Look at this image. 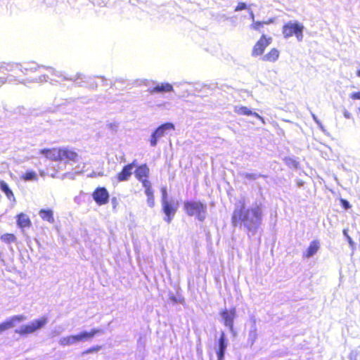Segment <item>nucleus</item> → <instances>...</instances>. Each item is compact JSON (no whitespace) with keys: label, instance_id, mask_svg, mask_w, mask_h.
Returning a JSON list of instances; mask_svg holds the SVG:
<instances>
[{"label":"nucleus","instance_id":"f257e3e1","mask_svg":"<svg viewBox=\"0 0 360 360\" xmlns=\"http://www.w3.org/2000/svg\"><path fill=\"white\" fill-rule=\"evenodd\" d=\"M262 211L260 206L257 205L246 209L245 202H241L240 207L235 208L231 216L233 226L243 224L248 230L256 231L261 224Z\"/></svg>","mask_w":360,"mask_h":360},{"label":"nucleus","instance_id":"f03ea898","mask_svg":"<svg viewBox=\"0 0 360 360\" xmlns=\"http://www.w3.org/2000/svg\"><path fill=\"white\" fill-rule=\"evenodd\" d=\"M22 70L25 82H42L47 81L48 77L42 73L44 70H49V68L39 66L36 63L32 61L25 63V65L22 66Z\"/></svg>","mask_w":360,"mask_h":360},{"label":"nucleus","instance_id":"7ed1b4c3","mask_svg":"<svg viewBox=\"0 0 360 360\" xmlns=\"http://www.w3.org/2000/svg\"><path fill=\"white\" fill-rule=\"evenodd\" d=\"M0 73L6 75L9 82L25 83L22 65L16 63H2L0 65Z\"/></svg>","mask_w":360,"mask_h":360},{"label":"nucleus","instance_id":"20e7f679","mask_svg":"<svg viewBox=\"0 0 360 360\" xmlns=\"http://www.w3.org/2000/svg\"><path fill=\"white\" fill-rule=\"evenodd\" d=\"M184 210L189 217L203 222L207 216V206L200 200H186L184 202Z\"/></svg>","mask_w":360,"mask_h":360},{"label":"nucleus","instance_id":"39448f33","mask_svg":"<svg viewBox=\"0 0 360 360\" xmlns=\"http://www.w3.org/2000/svg\"><path fill=\"white\" fill-rule=\"evenodd\" d=\"M303 30L304 26L302 25L298 22H288L283 26L282 32L285 38L295 35L298 40H302Z\"/></svg>","mask_w":360,"mask_h":360},{"label":"nucleus","instance_id":"423d86ee","mask_svg":"<svg viewBox=\"0 0 360 360\" xmlns=\"http://www.w3.org/2000/svg\"><path fill=\"white\" fill-rule=\"evenodd\" d=\"M47 318L43 316L32 321L29 324L21 326L18 330H15V332L20 335L30 334L44 327L47 323Z\"/></svg>","mask_w":360,"mask_h":360},{"label":"nucleus","instance_id":"0eeeda50","mask_svg":"<svg viewBox=\"0 0 360 360\" xmlns=\"http://www.w3.org/2000/svg\"><path fill=\"white\" fill-rule=\"evenodd\" d=\"M272 41L271 37L262 34L252 49V56L257 57L262 56L265 49L271 44Z\"/></svg>","mask_w":360,"mask_h":360},{"label":"nucleus","instance_id":"6e6552de","mask_svg":"<svg viewBox=\"0 0 360 360\" xmlns=\"http://www.w3.org/2000/svg\"><path fill=\"white\" fill-rule=\"evenodd\" d=\"M79 160L78 153L70 148H59V162H63L65 164L77 162Z\"/></svg>","mask_w":360,"mask_h":360},{"label":"nucleus","instance_id":"1a4fd4ad","mask_svg":"<svg viewBox=\"0 0 360 360\" xmlns=\"http://www.w3.org/2000/svg\"><path fill=\"white\" fill-rule=\"evenodd\" d=\"M174 130V125L170 122H166L159 126L151 135L150 143L152 146H155L159 139L165 136L167 131Z\"/></svg>","mask_w":360,"mask_h":360},{"label":"nucleus","instance_id":"9d476101","mask_svg":"<svg viewBox=\"0 0 360 360\" xmlns=\"http://www.w3.org/2000/svg\"><path fill=\"white\" fill-rule=\"evenodd\" d=\"M92 197L96 203L101 206L109 202L110 195L105 187H97L92 193Z\"/></svg>","mask_w":360,"mask_h":360},{"label":"nucleus","instance_id":"9b49d317","mask_svg":"<svg viewBox=\"0 0 360 360\" xmlns=\"http://www.w3.org/2000/svg\"><path fill=\"white\" fill-rule=\"evenodd\" d=\"M219 314L221 316L224 326L228 327L230 330H233L234 319L236 315V307H231L229 309H224L219 312Z\"/></svg>","mask_w":360,"mask_h":360},{"label":"nucleus","instance_id":"f8f14e48","mask_svg":"<svg viewBox=\"0 0 360 360\" xmlns=\"http://www.w3.org/2000/svg\"><path fill=\"white\" fill-rule=\"evenodd\" d=\"M135 166L136 160L124 165L122 170L115 175L116 181L117 182L128 181L133 173L132 170Z\"/></svg>","mask_w":360,"mask_h":360},{"label":"nucleus","instance_id":"ddd939ff","mask_svg":"<svg viewBox=\"0 0 360 360\" xmlns=\"http://www.w3.org/2000/svg\"><path fill=\"white\" fill-rule=\"evenodd\" d=\"M162 211L166 215L165 220L169 224L176 212L177 206L166 199L162 200Z\"/></svg>","mask_w":360,"mask_h":360},{"label":"nucleus","instance_id":"4468645a","mask_svg":"<svg viewBox=\"0 0 360 360\" xmlns=\"http://www.w3.org/2000/svg\"><path fill=\"white\" fill-rule=\"evenodd\" d=\"M150 169L146 164L141 165L136 167L134 174L136 179L142 183L143 186H144V182H150L148 180Z\"/></svg>","mask_w":360,"mask_h":360},{"label":"nucleus","instance_id":"2eb2a0df","mask_svg":"<svg viewBox=\"0 0 360 360\" xmlns=\"http://www.w3.org/2000/svg\"><path fill=\"white\" fill-rule=\"evenodd\" d=\"M25 319V317L23 315H16L11 317L9 319L0 323V333L13 328L15 323L22 321Z\"/></svg>","mask_w":360,"mask_h":360},{"label":"nucleus","instance_id":"dca6fc26","mask_svg":"<svg viewBox=\"0 0 360 360\" xmlns=\"http://www.w3.org/2000/svg\"><path fill=\"white\" fill-rule=\"evenodd\" d=\"M39 153L51 161L59 162V148H43L39 150Z\"/></svg>","mask_w":360,"mask_h":360},{"label":"nucleus","instance_id":"f3484780","mask_svg":"<svg viewBox=\"0 0 360 360\" xmlns=\"http://www.w3.org/2000/svg\"><path fill=\"white\" fill-rule=\"evenodd\" d=\"M103 330L99 328H92L90 331H82L76 334L78 342L93 338L96 335L101 333Z\"/></svg>","mask_w":360,"mask_h":360},{"label":"nucleus","instance_id":"a211bd4d","mask_svg":"<svg viewBox=\"0 0 360 360\" xmlns=\"http://www.w3.org/2000/svg\"><path fill=\"white\" fill-rule=\"evenodd\" d=\"M148 92L151 94L155 93H167L173 91V86L169 83L158 84L155 86L148 89Z\"/></svg>","mask_w":360,"mask_h":360},{"label":"nucleus","instance_id":"6ab92c4d","mask_svg":"<svg viewBox=\"0 0 360 360\" xmlns=\"http://www.w3.org/2000/svg\"><path fill=\"white\" fill-rule=\"evenodd\" d=\"M17 225L22 229L30 228L32 222L30 217L25 213H20L16 216Z\"/></svg>","mask_w":360,"mask_h":360},{"label":"nucleus","instance_id":"aec40b11","mask_svg":"<svg viewBox=\"0 0 360 360\" xmlns=\"http://www.w3.org/2000/svg\"><path fill=\"white\" fill-rule=\"evenodd\" d=\"M280 56V51L276 48H271L266 54L262 57V60L264 62L274 63Z\"/></svg>","mask_w":360,"mask_h":360},{"label":"nucleus","instance_id":"412c9836","mask_svg":"<svg viewBox=\"0 0 360 360\" xmlns=\"http://www.w3.org/2000/svg\"><path fill=\"white\" fill-rule=\"evenodd\" d=\"M320 248L319 241L317 240H312L306 251L303 254V257L305 258H309L315 255Z\"/></svg>","mask_w":360,"mask_h":360},{"label":"nucleus","instance_id":"4be33fe9","mask_svg":"<svg viewBox=\"0 0 360 360\" xmlns=\"http://www.w3.org/2000/svg\"><path fill=\"white\" fill-rule=\"evenodd\" d=\"M227 344L226 342L225 334L221 333L219 339V348L217 351L218 360H223Z\"/></svg>","mask_w":360,"mask_h":360},{"label":"nucleus","instance_id":"5701e85b","mask_svg":"<svg viewBox=\"0 0 360 360\" xmlns=\"http://www.w3.org/2000/svg\"><path fill=\"white\" fill-rule=\"evenodd\" d=\"M39 214L42 220L50 224H53L55 221L53 212L51 209H41L39 211Z\"/></svg>","mask_w":360,"mask_h":360},{"label":"nucleus","instance_id":"b1692460","mask_svg":"<svg viewBox=\"0 0 360 360\" xmlns=\"http://www.w3.org/2000/svg\"><path fill=\"white\" fill-rule=\"evenodd\" d=\"M145 188V193L147 196V202L150 207H153L155 201H154V195L153 191L151 187L150 182H144V186Z\"/></svg>","mask_w":360,"mask_h":360},{"label":"nucleus","instance_id":"393cba45","mask_svg":"<svg viewBox=\"0 0 360 360\" xmlns=\"http://www.w3.org/2000/svg\"><path fill=\"white\" fill-rule=\"evenodd\" d=\"M274 22V18H270L268 20L265 21H253L250 25V28L255 31L261 32L265 25H269L273 23Z\"/></svg>","mask_w":360,"mask_h":360},{"label":"nucleus","instance_id":"a878e982","mask_svg":"<svg viewBox=\"0 0 360 360\" xmlns=\"http://www.w3.org/2000/svg\"><path fill=\"white\" fill-rule=\"evenodd\" d=\"M0 188L5 193L6 196L10 201L13 202H15V198L13 191L5 181H0Z\"/></svg>","mask_w":360,"mask_h":360},{"label":"nucleus","instance_id":"bb28decb","mask_svg":"<svg viewBox=\"0 0 360 360\" xmlns=\"http://www.w3.org/2000/svg\"><path fill=\"white\" fill-rule=\"evenodd\" d=\"M76 342H78L76 335L65 336L59 340V344L63 347L69 346Z\"/></svg>","mask_w":360,"mask_h":360},{"label":"nucleus","instance_id":"cd10ccee","mask_svg":"<svg viewBox=\"0 0 360 360\" xmlns=\"http://www.w3.org/2000/svg\"><path fill=\"white\" fill-rule=\"evenodd\" d=\"M0 239L3 243L6 244H10L15 243L17 240V238L13 233H6L2 234L0 237Z\"/></svg>","mask_w":360,"mask_h":360},{"label":"nucleus","instance_id":"c85d7f7f","mask_svg":"<svg viewBox=\"0 0 360 360\" xmlns=\"http://www.w3.org/2000/svg\"><path fill=\"white\" fill-rule=\"evenodd\" d=\"M20 179L24 181H37V174L34 171H26L21 176Z\"/></svg>","mask_w":360,"mask_h":360},{"label":"nucleus","instance_id":"c756f323","mask_svg":"<svg viewBox=\"0 0 360 360\" xmlns=\"http://www.w3.org/2000/svg\"><path fill=\"white\" fill-rule=\"evenodd\" d=\"M235 112L240 115L250 116L252 114V112L245 106H240L236 108Z\"/></svg>","mask_w":360,"mask_h":360},{"label":"nucleus","instance_id":"7c9ffc66","mask_svg":"<svg viewBox=\"0 0 360 360\" xmlns=\"http://www.w3.org/2000/svg\"><path fill=\"white\" fill-rule=\"evenodd\" d=\"M102 348L101 345H95L82 352V355L98 352Z\"/></svg>","mask_w":360,"mask_h":360},{"label":"nucleus","instance_id":"2f4dec72","mask_svg":"<svg viewBox=\"0 0 360 360\" xmlns=\"http://www.w3.org/2000/svg\"><path fill=\"white\" fill-rule=\"evenodd\" d=\"M340 202L344 210H349L352 207L346 199L340 198Z\"/></svg>","mask_w":360,"mask_h":360},{"label":"nucleus","instance_id":"473e14b6","mask_svg":"<svg viewBox=\"0 0 360 360\" xmlns=\"http://www.w3.org/2000/svg\"><path fill=\"white\" fill-rule=\"evenodd\" d=\"M247 8V5L244 2H239L235 8V11H240L243 10H245Z\"/></svg>","mask_w":360,"mask_h":360},{"label":"nucleus","instance_id":"72a5a7b5","mask_svg":"<svg viewBox=\"0 0 360 360\" xmlns=\"http://www.w3.org/2000/svg\"><path fill=\"white\" fill-rule=\"evenodd\" d=\"M7 82H9L7 75L0 73V87Z\"/></svg>","mask_w":360,"mask_h":360},{"label":"nucleus","instance_id":"f704fd0d","mask_svg":"<svg viewBox=\"0 0 360 360\" xmlns=\"http://www.w3.org/2000/svg\"><path fill=\"white\" fill-rule=\"evenodd\" d=\"M349 97L352 100H360V91L352 93Z\"/></svg>","mask_w":360,"mask_h":360},{"label":"nucleus","instance_id":"c9c22d12","mask_svg":"<svg viewBox=\"0 0 360 360\" xmlns=\"http://www.w3.org/2000/svg\"><path fill=\"white\" fill-rule=\"evenodd\" d=\"M251 115H252V116L257 117V119L260 120L262 122H264V118L262 117H261L258 113L252 112V114Z\"/></svg>","mask_w":360,"mask_h":360},{"label":"nucleus","instance_id":"e433bc0d","mask_svg":"<svg viewBox=\"0 0 360 360\" xmlns=\"http://www.w3.org/2000/svg\"><path fill=\"white\" fill-rule=\"evenodd\" d=\"M245 177L250 179H256V175L254 174H246Z\"/></svg>","mask_w":360,"mask_h":360},{"label":"nucleus","instance_id":"4c0bfd02","mask_svg":"<svg viewBox=\"0 0 360 360\" xmlns=\"http://www.w3.org/2000/svg\"><path fill=\"white\" fill-rule=\"evenodd\" d=\"M343 232H344V234L348 238L349 241L351 242V238L349 236H347V231L344 230Z\"/></svg>","mask_w":360,"mask_h":360}]
</instances>
